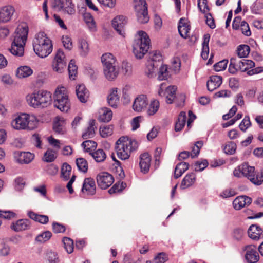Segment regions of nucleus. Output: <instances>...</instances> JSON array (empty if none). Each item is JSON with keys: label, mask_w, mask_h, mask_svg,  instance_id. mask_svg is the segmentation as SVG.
Wrapping results in <instances>:
<instances>
[{"label": "nucleus", "mask_w": 263, "mask_h": 263, "mask_svg": "<svg viewBox=\"0 0 263 263\" xmlns=\"http://www.w3.org/2000/svg\"><path fill=\"white\" fill-rule=\"evenodd\" d=\"M112 117V111L109 108L104 107L100 110L98 119L101 122H108L111 119Z\"/></svg>", "instance_id": "473e14b6"}, {"label": "nucleus", "mask_w": 263, "mask_h": 263, "mask_svg": "<svg viewBox=\"0 0 263 263\" xmlns=\"http://www.w3.org/2000/svg\"><path fill=\"white\" fill-rule=\"evenodd\" d=\"M177 88L175 86L166 87L165 83H162L159 85L158 93L160 97H164L166 102L168 104L173 103L176 95Z\"/></svg>", "instance_id": "9d476101"}, {"label": "nucleus", "mask_w": 263, "mask_h": 263, "mask_svg": "<svg viewBox=\"0 0 263 263\" xmlns=\"http://www.w3.org/2000/svg\"><path fill=\"white\" fill-rule=\"evenodd\" d=\"M126 23V18L123 15L117 16L115 17L112 21V26L113 28L120 35L123 37L125 36V34L124 27Z\"/></svg>", "instance_id": "ddd939ff"}, {"label": "nucleus", "mask_w": 263, "mask_h": 263, "mask_svg": "<svg viewBox=\"0 0 263 263\" xmlns=\"http://www.w3.org/2000/svg\"><path fill=\"white\" fill-rule=\"evenodd\" d=\"M155 263H164L168 259V256L164 252L159 253L154 258Z\"/></svg>", "instance_id": "774afa93"}, {"label": "nucleus", "mask_w": 263, "mask_h": 263, "mask_svg": "<svg viewBox=\"0 0 263 263\" xmlns=\"http://www.w3.org/2000/svg\"><path fill=\"white\" fill-rule=\"evenodd\" d=\"M51 236L52 233L50 231H47L38 235L35 238V241L38 242L43 243L48 241Z\"/></svg>", "instance_id": "4d7b16f0"}, {"label": "nucleus", "mask_w": 263, "mask_h": 263, "mask_svg": "<svg viewBox=\"0 0 263 263\" xmlns=\"http://www.w3.org/2000/svg\"><path fill=\"white\" fill-rule=\"evenodd\" d=\"M250 52V47L247 45H240L237 48L238 58H246Z\"/></svg>", "instance_id": "3c124183"}, {"label": "nucleus", "mask_w": 263, "mask_h": 263, "mask_svg": "<svg viewBox=\"0 0 263 263\" xmlns=\"http://www.w3.org/2000/svg\"><path fill=\"white\" fill-rule=\"evenodd\" d=\"M90 155L97 162H102L106 158V153L102 149L96 150L93 153H91Z\"/></svg>", "instance_id": "a19ab883"}, {"label": "nucleus", "mask_w": 263, "mask_h": 263, "mask_svg": "<svg viewBox=\"0 0 263 263\" xmlns=\"http://www.w3.org/2000/svg\"><path fill=\"white\" fill-rule=\"evenodd\" d=\"M65 124V122L63 118L57 117L55 119L53 127L54 131L58 134H64L66 132Z\"/></svg>", "instance_id": "7c9ffc66"}, {"label": "nucleus", "mask_w": 263, "mask_h": 263, "mask_svg": "<svg viewBox=\"0 0 263 263\" xmlns=\"http://www.w3.org/2000/svg\"><path fill=\"white\" fill-rule=\"evenodd\" d=\"M82 192L88 195H93L96 192V185L94 179L92 178H86L83 183Z\"/></svg>", "instance_id": "dca6fc26"}, {"label": "nucleus", "mask_w": 263, "mask_h": 263, "mask_svg": "<svg viewBox=\"0 0 263 263\" xmlns=\"http://www.w3.org/2000/svg\"><path fill=\"white\" fill-rule=\"evenodd\" d=\"M222 82V78L221 77L218 76H211L206 83L208 90L210 91H213L220 87Z\"/></svg>", "instance_id": "b1692460"}, {"label": "nucleus", "mask_w": 263, "mask_h": 263, "mask_svg": "<svg viewBox=\"0 0 263 263\" xmlns=\"http://www.w3.org/2000/svg\"><path fill=\"white\" fill-rule=\"evenodd\" d=\"M157 70V67L155 65L154 63L152 62L148 61L146 64V67L145 69V73L147 76L149 78H153L156 74V71Z\"/></svg>", "instance_id": "de8ad7c7"}, {"label": "nucleus", "mask_w": 263, "mask_h": 263, "mask_svg": "<svg viewBox=\"0 0 263 263\" xmlns=\"http://www.w3.org/2000/svg\"><path fill=\"white\" fill-rule=\"evenodd\" d=\"M133 6L135 11L148 8L146 0H133Z\"/></svg>", "instance_id": "bf43d9fd"}, {"label": "nucleus", "mask_w": 263, "mask_h": 263, "mask_svg": "<svg viewBox=\"0 0 263 263\" xmlns=\"http://www.w3.org/2000/svg\"><path fill=\"white\" fill-rule=\"evenodd\" d=\"M234 175L237 177H247L253 184L260 185L263 182V173L255 171V167L245 163L237 167L233 171Z\"/></svg>", "instance_id": "20e7f679"}, {"label": "nucleus", "mask_w": 263, "mask_h": 263, "mask_svg": "<svg viewBox=\"0 0 263 263\" xmlns=\"http://www.w3.org/2000/svg\"><path fill=\"white\" fill-rule=\"evenodd\" d=\"M71 167L67 163H64L61 167V177L65 180H68L70 177Z\"/></svg>", "instance_id": "c03bdc74"}, {"label": "nucleus", "mask_w": 263, "mask_h": 263, "mask_svg": "<svg viewBox=\"0 0 263 263\" xmlns=\"http://www.w3.org/2000/svg\"><path fill=\"white\" fill-rule=\"evenodd\" d=\"M76 94L79 101L86 103L89 97V92L84 85H79L76 88Z\"/></svg>", "instance_id": "393cba45"}, {"label": "nucleus", "mask_w": 263, "mask_h": 263, "mask_svg": "<svg viewBox=\"0 0 263 263\" xmlns=\"http://www.w3.org/2000/svg\"><path fill=\"white\" fill-rule=\"evenodd\" d=\"M171 69L175 73H178L180 70L181 61L179 58L175 57L172 59L171 61Z\"/></svg>", "instance_id": "e2e57ef3"}, {"label": "nucleus", "mask_w": 263, "mask_h": 263, "mask_svg": "<svg viewBox=\"0 0 263 263\" xmlns=\"http://www.w3.org/2000/svg\"><path fill=\"white\" fill-rule=\"evenodd\" d=\"M31 226L30 221L27 219H19L11 226V228L15 232L28 230Z\"/></svg>", "instance_id": "aec40b11"}, {"label": "nucleus", "mask_w": 263, "mask_h": 263, "mask_svg": "<svg viewBox=\"0 0 263 263\" xmlns=\"http://www.w3.org/2000/svg\"><path fill=\"white\" fill-rule=\"evenodd\" d=\"M96 121L91 119L89 122V126L85 132L82 135V138L84 139L92 138L95 135V129L97 128L95 126Z\"/></svg>", "instance_id": "72a5a7b5"}, {"label": "nucleus", "mask_w": 263, "mask_h": 263, "mask_svg": "<svg viewBox=\"0 0 263 263\" xmlns=\"http://www.w3.org/2000/svg\"><path fill=\"white\" fill-rule=\"evenodd\" d=\"M32 45L35 54L41 58L48 57L53 50L52 41L43 31H40L35 35Z\"/></svg>", "instance_id": "f03ea898"}, {"label": "nucleus", "mask_w": 263, "mask_h": 263, "mask_svg": "<svg viewBox=\"0 0 263 263\" xmlns=\"http://www.w3.org/2000/svg\"><path fill=\"white\" fill-rule=\"evenodd\" d=\"M101 62L103 67L116 65V59L115 57L110 53H105L101 57Z\"/></svg>", "instance_id": "c9c22d12"}, {"label": "nucleus", "mask_w": 263, "mask_h": 263, "mask_svg": "<svg viewBox=\"0 0 263 263\" xmlns=\"http://www.w3.org/2000/svg\"><path fill=\"white\" fill-rule=\"evenodd\" d=\"M107 102L113 108H117L119 104L120 99L117 88H113L109 91L107 96Z\"/></svg>", "instance_id": "4be33fe9"}, {"label": "nucleus", "mask_w": 263, "mask_h": 263, "mask_svg": "<svg viewBox=\"0 0 263 263\" xmlns=\"http://www.w3.org/2000/svg\"><path fill=\"white\" fill-rule=\"evenodd\" d=\"M178 29L180 36L183 38L186 39L189 36L190 26L186 19H180Z\"/></svg>", "instance_id": "a878e982"}, {"label": "nucleus", "mask_w": 263, "mask_h": 263, "mask_svg": "<svg viewBox=\"0 0 263 263\" xmlns=\"http://www.w3.org/2000/svg\"><path fill=\"white\" fill-rule=\"evenodd\" d=\"M251 125L249 116H245L239 124V128L241 130L245 132Z\"/></svg>", "instance_id": "69168bd1"}, {"label": "nucleus", "mask_w": 263, "mask_h": 263, "mask_svg": "<svg viewBox=\"0 0 263 263\" xmlns=\"http://www.w3.org/2000/svg\"><path fill=\"white\" fill-rule=\"evenodd\" d=\"M28 31V26L26 23H22L18 25L15 29L13 41L10 49L12 54L18 57L23 55Z\"/></svg>", "instance_id": "f257e3e1"}, {"label": "nucleus", "mask_w": 263, "mask_h": 263, "mask_svg": "<svg viewBox=\"0 0 263 263\" xmlns=\"http://www.w3.org/2000/svg\"><path fill=\"white\" fill-rule=\"evenodd\" d=\"M83 18L88 29L91 32L97 31V26L93 16L89 13L86 12L83 14Z\"/></svg>", "instance_id": "2f4dec72"}, {"label": "nucleus", "mask_w": 263, "mask_h": 263, "mask_svg": "<svg viewBox=\"0 0 263 263\" xmlns=\"http://www.w3.org/2000/svg\"><path fill=\"white\" fill-rule=\"evenodd\" d=\"M57 157V151L51 148H48L44 155L43 160L46 162L54 161Z\"/></svg>", "instance_id": "79ce46f5"}, {"label": "nucleus", "mask_w": 263, "mask_h": 263, "mask_svg": "<svg viewBox=\"0 0 263 263\" xmlns=\"http://www.w3.org/2000/svg\"><path fill=\"white\" fill-rule=\"evenodd\" d=\"M68 72L69 78L74 80L77 73V67L75 64V62L73 60H71L68 65Z\"/></svg>", "instance_id": "13d9d810"}, {"label": "nucleus", "mask_w": 263, "mask_h": 263, "mask_svg": "<svg viewBox=\"0 0 263 263\" xmlns=\"http://www.w3.org/2000/svg\"><path fill=\"white\" fill-rule=\"evenodd\" d=\"M114 126L111 125H107L100 127V133L101 136L103 138H106L112 134Z\"/></svg>", "instance_id": "6e6d98bb"}, {"label": "nucleus", "mask_w": 263, "mask_h": 263, "mask_svg": "<svg viewBox=\"0 0 263 263\" xmlns=\"http://www.w3.org/2000/svg\"><path fill=\"white\" fill-rule=\"evenodd\" d=\"M255 66V63L250 60L240 59L235 57L231 58L230 60L229 71L232 74H235L240 71L242 72L248 70Z\"/></svg>", "instance_id": "1a4fd4ad"}, {"label": "nucleus", "mask_w": 263, "mask_h": 263, "mask_svg": "<svg viewBox=\"0 0 263 263\" xmlns=\"http://www.w3.org/2000/svg\"><path fill=\"white\" fill-rule=\"evenodd\" d=\"M62 241L66 252L69 254L71 253L73 251V240L68 237H65Z\"/></svg>", "instance_id": "864d4df0"}, {"label": "nucleus", "mask_w": 263, "mask_h": 263, "mask_svg": "<svg viewBox=\"0 0 263 263\" xmlns=\"http://www.w3.org/2000/svg\"><path fill=\"white\" fill-rule=\"evenodd\" d=\"M54 106L63 112H67L70 108V102L66 88L58 86L54 93Z\"/></svg>", "instance_id": "0eeeda50"}, {"label": "nucleus", "mask_w": 263, "mask_h": 263, "mask_svg": "<svg viewBox=\"0 0 263 263\" xmlns=\"http://www.w3.org/2000/svg\"><path fill=\"white\" fill-rule=\"evenodd\" d=\"M151 162V158L148 153H145L140 156L139 165L141 172L146 174L149 171Z\"/></svg>", "instance_id": "6ab92c4d"}, {"label": "nucleus", "mask_w": 263, "mask_h": 263, "mask_svg": "<svg viewBox=\"0 0 263 263\" xmlns=\"http://www.w3.org/2000/svg\"><path fill=\"white\" fill-rule=\"evenodd\" d=\"M236 144L234 142H229L227 143L224 147V152L227 154L233 155L235 153Z\"/></svg>", "instance_id": "052dcab7"}, {"label": "nucleus", "mask_w": 263, "mask_h": 263, "mask_svg": "<svg viewBox=\"0 0 263 263\" xmlns=\"http://www.w3.org/2000/svg\"><path fill=\"white\" fill-rule=\"evenodd\" d=\"M38 121L33 115L22 114L12 120L11 125L16 130H33L37 127Z\"/></svg>", "instance_id": "39448f33"}, {"label": "nucleus", "mask_w": 263, "mask_h": 263, "mask_svg": "<svg viewBox=\"0 0 263 263\" xmlns=\"http://www.w3.org/2000/svg\"><path fill=\"white\" fill-rule=\"evenodd\" d=\"M159 102L156 99L151 101L147 113L149 116H152L155 114L159 108Z\"/></svg>", "instance_id": "a18cd8bd"}, {"label": "nucleus", "mask_w": 263, "mask_h": 263, "mask_svg": "<svg viewBox=\"0 0 263 263\" xmlns=\"http://www.w3.org/2000/svg\"><path fill=\"white\" fill-rule=\"evenodd\" d=\"M135 12V16L138 23L143 24L147 23L149 21L148 8L137 10Z\"/></svg>", "instance_id": "c85d7f7f"}, {"label": "nucleus", "mask_w": 263, "mask_h": 263, "mask_svg": "<svg viewBox=\"0 0 263 263\" xmlns=\"http://www.w3.org/2000/svg\"><path fill=\"white\" fill-rule=\"evenodd\" d=\"M245 250L246 251L245 258L247 262L249 263H256L258 261L259 256L255 246H247L245 247Z\"/></svg>", "instance_id": "2eb2a0df"}, {"label": "nucleus", "mask_w": 263, "mask_h": 263, "mask_svg": "<svg viewBox=\"0 0 263 263\" xmlns=\"http://www.w3.org/2000/svg\"><path fill=\"white\" fill-rule=\"evenodd\" d=\"M249 237L254 240H258L263 238V230L256 224L251 225L248 230Z\"/></svg>", "instance_id": "5701e85b"}, {"label": "nucleus", "mask_w": 263, "mask_h": 263, "mask_svg": "<svg viewBox=\"0 0 263 263\" xmlns=\"http://www.w3.org/2000/svg\"><path fill=\"white\" fill-rule=\"evenodd\" d=\"M76 165L78 170L83 173H86L88 170V163L83 158H79L76 159Z\"/></svg>", "instance_id": "49530a36"}, {"label": "nucleus", "mask_w": 263, "mask_h": 263, "mask_svg": "<svg viewBox=\"0 0 263 263\" xmlns=\"http://www.w3.org/2000/svg\"><path fill=\"white\" fill-rule=\"evenodd\" d=\"M47 263H59V259L57 253L49 251L47 253Z\"/></svg>", "instance_id": "0e129e2a"}, {"label": "nucleus", "mask_w": 263, "mask_h": 263, "mask_svg": "<svg viewBox=\"0 0 263 263\" xmlns=\"http://www.w3.org/2000/svg\"><path fill=\"white\" fill-rule=\"evenodd\" d=\"M103 70L106 78L109 81L115 79L119 74V71L116 68V65L104 66Z\"/></svg>", "instance_id": "cd10ccee"}, {"label": "nucleus", "mask_w": 263, "mask_h": 263, "mask_svg": "<svg viewBox=\"0 0 263 263\" xmlns=\"http://www.w3.org/2000/svg\"><path fill=\"white\" fill-rule=\"evenodd\" d=\"M33 73L32 69L27 66L18 67L16 71V76L18 78H25L31 76Z\"/></svg>", "instance_id": "e433bc0d"}, {"label": "nucleus", "mask_w": 263, "mask_h": 263, "mask_svg": "<svg viewBox=\"0 0 263 263\" xmlns=\"http://www.w3.org/2000/svg\"><path fill=\"white\" fill-rule=\"evenodd\" d=\"M252 199L247 196H240L236 197L233 202V205L236 210H240L245 206L250 205Z\"/></svg>", "instance_id": "412c9836"}, {"label": "nucleus", "mask_w": 263, "mask_h": 263, "mask_svg": "<svg viewBox=\"0 0 263 263\" xmlns=\"http://www.w3.org/2000/svg\"><path fill=\"white\" fill-rule=\"evenodd\" d=\"M15 12L14 8L11 6H7L0 10V23L9 22Z\"/></svg>", "instance_id": "a211bd4d"}, {"label": "nucleus", "mask_w": 263, "mask_h": 263, "mask_svg": "<svg viewBox=\"0 0 263 263\" xmlns=\"http://www.w3.org/2000/svg\"><path fill=\"white\" fill-rule=\"evenodd\" d=\"M54 7H57L60 10H64L69 15H72L76 12L74 5L72 4L71 0L55 1Z\"/></svg>", "instance_id": "4468645a"}, {"label": "nucleus", "mask_w": 263, "mask_h": 263, "mask_svg": "<svg viewBox=\"0 0 263 263\" xmlns=\"http://www.w3.org/2000/svg\"><path fill=\"white\" fill-rule=\"evenodd\" d=\"M131 90V86L126 85L123 88L122 101L124 104H128L130 102V93H127V90Z\"/></svg>", "instance_id": "5fc2aeb1"}, {"label": "nucleus", "mask_w": 263, "mask_h": 263, "mask_svg": "<svg viewBox=\"0 0 263 263\" xmlns=\"http://www.w3.org/2000/svg\"><path fill=\"white\" fill-rule=\"evenodd\" d=\"M203 143L202 141H199L196 142L190 153L192 158H194L199 155L200 148L203 146Z\"/></svg>", "instance_id": "680f3d73"}, {"label": "nucleus", "mask_w": 263, "mask_h": 263, "mask_svg": "<svg viewBox=\"0 0 263 263\" xmlns=\"http://www.w3.org/2000/svg\"><path fill=\"white\" fill-rule=\"evenodd\" d=\"M147 105V98L145 95H140L137 96L133 103V109L137 112H140Z\"/></svg>", "instance_id": "f3484780"}, {"label": "nucleus", "mask_w": 263, "mask_h": 263, "mask_svg": "<svg viewBox=\"0 0 263 263\" xmlns=\"http://www.w3.org/2000/svg\"><path fill=\"white\" fill-rule=\"evenodd\" d=\"M27 214L30 218L42 224H46L49 221L48 217L47 215H39L32 211H29Z\"/></svg>", "instance_id": "f704fd0d"}, {"label": "nucleus", "mask_w": 263, "mask_h": 263, "mask_svg": "<svg viewBox=\"0 0 263 263\" xmlns=\"http://www.w3.org/2000/svg\"><path fill=\"white\" fill-rule=\"evenodd\" d=\"M52 66L54 71L58 73H62L66 67L65 55L62 49H59L57 50Z\"/></svg>", "instance_id": "f8f14e48"}, {"label": "nucleus", "mask_w": 263, "mask_h": 263, "mask_svg": "<svg viewBox=\"0 0 263 263\" xmlns=\"http://www.w3.org/2000/svg\"><path fill=\"white\" fill-rule=\"evenodd\" d=\"M115 149L120 159H128L132 152V139L127 136L120 137L116 143Z\"/></svg>", "instance_id": "6e6552de"}, {"label": "nucleus", "mask_w": 263, "mask_h": 263, "mask_svg": "<svg viewBox=\"0 0 263 263\" xmlns=\"http://www.w3.org/2000/svg\"><path fill=\"white\" fill-rule=\"evenodd\" d=\"M196 176L194 173L187 174L183 178L181 184L180 188L184 190L193 185L196 181Z\"/></svg>", "instance_id": "c756f323"}, {"label": "nucleus", "mask_w": 263, "mask_h": 263, "mask_svg": "<svg viewBox=\"0 0 263 263\" xmlns=\"http://www.w3.org/2000/svg\"><path fill=\"white\" fill-rule=\"evenodd\" d=\"M79 46L80 49V54L83 57H85L89 50L87 42L84 39L80 40L79 42Z\"/></svg>", "instance_id": "8fccbe9b"}, {"label": "nucleus", "mask_w": 263, "mask_h": 263, "mask_svg": "<svg viewBox=\"0 0 263 263\" xmlns=\"http://www.w3.org/2000/svg\"><path fill=\"white\" fill-rule=\"evenodd\" d=\"M208 164L206 160L197 161L195 164V171L197 172L202 171L208 166Z\"/></svg>", "instance_id": "338daca9"}, {"label": "nucleus", "mask_w": 263, "mask_h": 263, "mask_svg": "<svg viewBox=\"0 0 263 263\" xmlns=\"http://www.w3.org/2000/svg\"><path fill=\"white\" fill-rule=\"evenodd\" d=\"M96 181L100 188L105 190L112 184L114 182V178L109 173L102 172L97 175Z\"/></svg>", "instance_id": "9b49d317"}, {"label": "nucleus", "mask_w": 263, "mask_h": 263, "mask_svg": "<svg viewBox=\"0 0 263 263\" xmlns=\"http://www.w3.org/2000/svg\"><path fill=\"white\" fill-rule=\"evenodd\" d=\"M189 166V164L184 162L178 163L175 167L174 172L175 178H178L180 177L187 170H188Z\"/></svg>", "instance_id": "4c0bfd02"}, {"label": "nucleus", "mask_w": 263, "mask_h": 263, "mask_svg": "<svg viewBox=\"0 0 263 263\" xmlns=\"http://www.w3.org/2000/svg\"><path fill=\"white\" fill-rule=\"evenodd\" d=\"M28 104L34 108H44L52 102V95L47 90H40L28 94L26 97Z\"/></svg>", "instance_id": "7ed1b4c3"}, {"label": "nucleus", "mask_w": 263, "mask_h": 263, "mask_svg": "<svg viewBox=\"0 0 263 263\" xmlns=\"http://www.w3.org/2000/svg\"><path fill=\"white\" fill-rule=\"evenodd\" d=\"M126 186V184L123 182H120V181L116 183L112 186L108 190V193L110 194L116 193L122 191Z\"/></svg>", "instance_id": "603ef678"}, {"label": "nucleus", "mask_w": 263, "mask_h": 263, "mask_svg": "<svg viewBox=\"0 0 263 263\" xmlns=\"http://www.w3.org/2000/svg\"><path fill=\"white\" fill-rule=\"evenodd\" d=\"M82 146L86 152H88L90 155L93 152V150L96 148L97 144L96 142L92 140H86L84 141L82 144Z\"/></svg>", "instance_id": "37998d69"}, {"label": "nucleus", "mask_w": 263, "mask_h": 263, "mask_svg": "<svg viewBox=\"0 0 263 263\" xmlns=\"http://www.w3.org/2000/svg\"><path fill=\"white\" fill-rule=\"evenodd\" d=\"M15 155L17 161L22 164L30 163L34 157V155L30 152H17L15 153Z\"/></svg>", "instance_id": "bb28decb"}, {"label": "nucleus", "mask_w": 263, "mask_h": 263, "mask_svg": "<svg viewBox=\"0 0 263 263\" xmlns=\"http://www.w3.org/2000/svg\"><path fill=\"white\" fill-rule=\"evenodd\" d=\"M186 116L184 111H181L178 118L177 121L176 123L175 130L176 132L180 131L182 129L185 125Z\"/></svg>", "instance_id": "ea45409f"}, {"label": "nucleus", "mask_w": 263, "mask_h": 263, "mask_svg": "<svg viewBox=\"0 0 263 263\" xmlns=\"http://www.w3.org/2000/svg\"><path fill=\"white\" fill-rule=\"evenodd\" d=\"M135 42L134 52L135 56L137 59H142L149 48V36L145 32L139 31L135 35Z\"/></svg>", "instance_id": "423d86ee"}, {"label": "nucleus", "mask_w": 263, "mask_h": 263, "mask_svg": "<svg viewBox=\"0 0 263 263\" xmlns=\"http://www.w3.org/2000/svg\"><path fill=\"white\" fill-rule=\"evenodd\" d=\"M113 159L115 161V164L112 166V170L119 179H123L125 177V174L123 168L120 165V162L116 160L114 157Z\"/></svg>", "instance_id": "58836bf2"}, {"label": "nucleus", "mask_w": 263, "mask_h": 263, "mask_svg": "<svg viewBox=\"0 0 263 263\" xmlns=\"http://www.w3.org/2000/svg\"><path fill=\"white\" fill-rule=\"evenodd\" d=\"M170 77L169 72L167 70V67L166 65H162L158 72V79L159 81L167 80Z\"/></svg>", "instance_id": "09e8293b"}]
</instances>
